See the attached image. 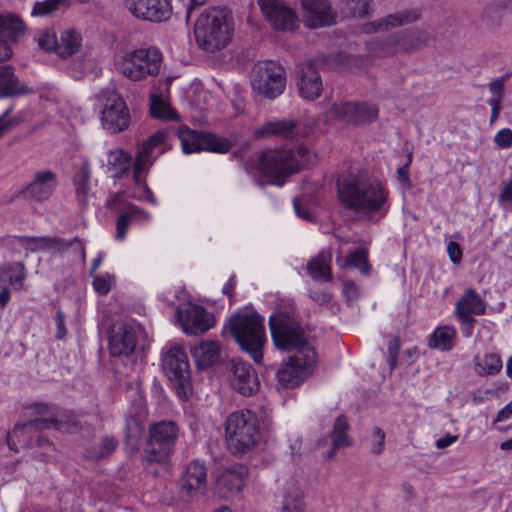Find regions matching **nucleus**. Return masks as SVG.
<instances>
[{"label":"nucleus","instance_id":"f257e3e1","mask_svg":"<svg viewBox=\"0 0 512 512\" xmlns=\"http://www.w3.org/2000/svg\"><path fill=\"white\" fill-rule=\"evenodd\" d=\"M342 204L360 218L379 221L390 209L389 190L379 179L363 174H349L338 180Z\"/></svg>","mask_w":512,"mask_h":512},{"label":"nucleus","instance_id":"f03ea898","mask_svg":"<svg viewBox=\"0 0 512 512\" xmlns=\"http://www.w3.org/2000/svg\"><path fill=\"white\" fill-rule=\"evenodd\" d=\"M314 158L315 154L305 146H299L296 152L289 149L267 150L259 154L256 166L268 184L282 186L286 177L312 163Z\"/></svg>","mask_w":512,"mask_h":512},{"label":"nucleus","instance_id":"7ed1b4c3","mask_svg":"<svg viewBox=\"0 0 512 512\" xmlns=\"http://www.w3.org/2000/svg\"><path fill=\"white\" fill-rule=\"evenodd\" d=\"M272 341L279 350L306 354L315 350L294 308L279 309L269 316Z\"/></svg>","mask_w":512,"mask_h":512},{"label":"nucleus","instance_id":"20e7f679","mask_svg":"<svg viewBox=\"0 0 512 512\" xmlns=\"http://www.w3.org/2000/svg\"><path fill=\"white\" fill-rule=\"evenodd\" d=\"M198 46L207 52L225 48L232 39L233 27L225 10L209 9L197 18L194 26Z\"/></svg>","mask_w":512,"mask_h":512},{"label":"nucleus","instance_id":"39448f33","mask_svg":"<svg viewBox=\"0 0 512 512\" xmlns=\"http://www.w3.org/2000/svg\"><path fill=\"white\" fill-rule=\"evenodd\" d=\"M228 328L241 349L260 363L266 342L264 318L254 311L237 312L229 319Z\"/></svg>","mask_w":512,"mask_h":512},{"label":"nucleus","instance_id":"423d86ee","mask_svg":"<svg viewBox=\"0 0 512 512\" xmlns=\"http://www.w3.org/2000/svg\"><path fill=\"white\" fill-rule=\"evenodd\" d=\"M225 436L229 450L233 454H244L258 442L259 425L250 410L231 413L225 422Z\"/></svg>","mask_w":512,"mask_h":512},{"label":"nucleus","instance_id":"0eeeda50","mask_svg":"<svg viewBox=\"0 0 512 512\" xmlns=\"http://www.w3.org/2000/svg\"><path fill=\"white\" fill-rule=\"evenodd\" d=\"M162 53L156 47L138 48L127 51L122 56L121 73L132 81H140L160 72Z\"/></svg>","mask_w":512,"mask_h":512},{"label":"nucleus","instance_id":"6e6552de","mask_svg":"<svg viewBox=\"0 0 512 512\" xmlns=\"http://www.w3.org/2000/svg\"><path fill=\"white\" fill-rule=\"evenodd\" d=\"M429 38V33L425 30L409 29L393 33L385 39L373 38L366 46L369 53L382 57L425 46Z\"/></svg>","mask_w":512,"mask_h":512},{"label":"nucleus","instance_id":"1a4fd4ad","mask_svg":"<svg viewBox=\"0 0 512 512\" xmlns=\"http://www.w3.org/2000/svg\"><path fill=\"white\" fill-rule=\"evenodd\" d=\"M100 121L104 130L110 134L125 131L131 124L130 110L115 90H102L97 96Z\"/></svg>","mask_w":512,"mask_h":512},{"label":"nucleus","instance_id":"9d476101","mask_svg":"<svg viewBox=\"0 0 512 512\" xmlns=\"http://www.w3.org/2000/svg\"><path fill=\"white\" fill-rule=\"evenodd\" d=\"M166 133L157 131L152 134L138 149L133 164V179L139 188H143L145 200L156 205V199L146 184V174L154 160L164 152Z\"/></svg>","mask_w":512,"mask_h":512},{"label":"nucleus","instance_id":"9b49d317","mask_svg":"<svg viewBox=\"0 0 512 512\" xmlns=\"http://www.w3.org/2000/svg\"><path fill=\"white\" fill-rule=\"evenodd\" d=\"M178 436L179 427L174 421L163 420L151 425L144 448L146 459L157 463L166 461L174 449Z\"/></svg>","mask_w":512,"mask_h":512},{"label":"nucleus","instance_id":"f8f14e48","mask_svg":"<svg viewBox=\"0 0 512 512\" xmlns=\"http://www.w3.org/2000/svg\"><path fill=\"white\" fill-rule=\"evenodd\" d=\"M250 83L252 89L259 95L274 99L285 90V70L273 61L258 62L251 70Z\"/></svg>","mask_w":512,"mask_h":512},{"label":"nucleus","instance_id":"ddd939ff","mask_svg":"<svg viewBox=\"0 0 512 512\" xmlns=\"http://www.w3.org/2000/svg\"><path fill=\"white\" fill-rule=\"evenodd\" d=\"M317 359L316 350L306 349V354L294 353L277 371L278 386L292 389L301 385L312 374Z\"/></svg>","mask_w":512,"mask_h":512},{"label":"nucleus","instance_id":"4468645a","mask_svg":"<svg viewBox=\"0 0 512 512\" xmlns=\"http://www.w3.org/2000/svg\"><path fill=\"white\" fill-rule=\"evenodd\" d=\"M178 137L185 154L199 151L224 154L231 148L230 141L225 138L218 137L211 133L197 132L186 126H182L178 129Z\"/></svg>","mask_w":512,"mask_h":512},{"label":"nucleus","instance_id":"2eb2a0df","mask_svg":"<svg viewBox=\"0 0 512 512\" xmlns=\"http://www.w3.org/2000/svg\"><path fill=\"white\" fill-rule=\"evenodd\" d=\"M53 427L59 431L72 432V428L58 418H34L24 423H18L8 434L7 442L11 450H18V445L32 446V435Z\"/></svg>","mask_w":512,"mask_h":512},{"label":"nucleus","instance_id":"dca6fc26","mask_svg":"<svg viewBox=\"0 0 512 512\" xmlns=\"http://www.w3.org/2000/svg\"><path fill=\"white\" fill-rule=\"evenodd\" d=\"M127 397L131 407L126 416V436L129 441L137 442L143 435L146 403L141 382L137 379L127 385Z\"/></svg>","mask_w":512,"mask_h":512},{"label":"nucleus","instance_id":"f3484780","mask_svg":"<svg viewBox=\"0 0 512 512\" xmlns=\"http://www.w3.org/2000/svg\"><path fill=\"white\" fill-rule=\"evenodd\" d=\"M162 366L168 378L178 386V394L185 393L190 385L191 370L188 357L183 348L171 346L167 349Z\"/></svg>","mask_w":512,"mask_h":512},{"label":"nucleus","instance_id":"a211bd4d","mask_svg":"<svg viewBox=\"0 0 512 512\" xmlns=\"http://www.w3.org/2000/svg\"><path fill=\"white\" fill-rule=\"evenodd\" d=\"M176 318L187 335H199L215 324L214 318L209 315L203 306L188 302L185 307L180 305L175 310Z\"/></svg>","mask_w":512,"mask_h":512},{"label":"nucleus","instance_id":"6ab92c4d","mask_svg":"<svg viewBox=\"0 0 512 512\" xmlns=\"http://www.w3.org/2000/svg\"><path fill=\"white\" fill-rule=\"evenodd\" d=\"M126 9L136 18L163 22L172 16L171 0H124Z\"/></svg>","mask_w":512,"mask_h":512},{"label":"nucleus","instance_id":"aec40b11","mask_svg":"<svg viewBox=\"0 0 512 512\" xmlns=\"http://www.w3.org/2000/svg\"><path fill=\"white\" fill-rule=\"evenodd\" d=\"M258 5L266 20L274 29L293 30L298 18L295 12L281 0H258Z\"/></svg>","mask_w":512,"mask_h":512},{"label":"nucleus","instance_id":"412c9836","mask_svg":"<svg viewBox=\"0 0 512 512\" xmlns=\"http://www.w3.org/2000/svg\"><path fill=\"white\" fill-rule=\"evenodd\" d=\"M313 125L297 123L294 120L280 119L268 121L255 131L257 137L275 136L297 140L312 133Z\"/></svg>","mask_w":512,"mask_h":512},{"label":"nucleus","instance_id":"4be33fe9","mask_svg":"<svg viewBox=\"0 0 512 512\" xmlns=\"http://www.w3.org/2000/svg\"><path fill=\"white\" fill-rule=\"evenodd\" d=\"M248 468L243 464H234L220 471L216 479V491L223 498L239 494L245 486Z\"/></svg>","mask_w":512,"mask_h":512},{"label":"nucleus","instance_id":"5701e85b","mask_svg":"<svg viewBox=\"0 0 512 512\" xmlns=\"http://www.w3.org/2000/svg\"><path fill=\"white\" fill-rule=\"evenodd\" d=\"M297 87L302 98L312 101L318 98L323 90L321 77L310 61L298 65Z\"/></svg>","mask_w":512,"mask_h":512},{"label":"nucleus","instance_id":"b1692460","mask_svg":"<svg viewBox=\"0 0 512 512\" xmlns=\"http://www.w3.org/2000/svg\"><path fill=\"white\" fill-rule=\"evenodd\" d=\"M233 388L243 396H251L260 388V380L253 366L247 362L235 361L232 366Z\"/></svg>","mask_w":512,"mask_h":512},{"label":"nucleus","instance_id":"393cba45","mask_svg":"<svg viewBox=\"0 0 512 512\" xmlns=\"http://www.w3.org/2000/svg\"><path fill=\"white\" fill-rule=\"evenodd\" d=\"M303 17L310 28L329 26L334 23L335 13L327 0H302Z\"/></svg>","mask_w":512,"mask_h":512},{"label":"nucleus","instance_id":"a878e982","mask_svg":"<svg viewBox=\"0 0 512 512\" xmlns=\"http://www.w3.org/2000/svg\"><path fill=\"white\" fill-rule=\"evenodd\" d=\"M420 13L417 9L399 11L383 18L365 23L362 31L366 34L385 32L417 21Z\"/></svg>","mask_w":512,"mask_h":512},{"label":"nucleus","instance_id":"bb28decb","mask_svg":"<svg viewBox=\"0 0 512 512\" xmlns=\"http://www.w3.org/2000/svg\"><path fill=\"white\" fill-rule=\"evenodd\" d=\"M486 303L473 288H468L455 305V315L459 322L475 323L473 315H484Z\"/></svg>","mask_w":512,"mask_h":512},{"label":"nucleus","instance_id":"cd10ccee","mask_svg":"<svg viewBox=\"0 0 512 512\" xmlns=\"http://www.w3.org/2000/svg\"><path fill=\"white\" fill-rule=\"evenodd\" d=\"M136 347V334L132 326L119 325L112 330L109 351L112 356H129Z\"/></svg>","mask_w":512,"mask_h":512},{"label":"nucleus","instance_id":"c85d7f7f","mask_svg":"<svg viewBox=\"0 0 512 512\" xmlns=\"http://www.w3.org/2000/svg\"><path fill=\"white\" fill-rule=\"evenodd\" d=\"M57 186V176L50 170H41L34 174L33 180L25 188V194L36 200L48 199Z\"/></svg>","mask_w":512,"mask_h":512},{"label":"nucleus","instance_id":"c756f323","mask_svg":"<svg viewBox=\"0 0 512 512\" xmlns=\"http://www.w3.org/2000/svg\"><path fill=\"white\" fill-rule=\"evenodd\" d=\"M20 242L26 249L31 251L51 250L57 253L64 252L73 243H78L81 257L83 260L85 259V249L77 238L67 242L57 237H22L20 238Z\"/></svg>","mask_w":512,"mask_h":512},{"label":"nucleus","instance_id":"7c9ffc66","mask_svg":"<svg viewBox=\"0 0 512 512\" xmlns=\"http://www.w3.org/2000/svg\"><path fill=\"white\" fill-rule=\"evenodd\" d=\"M303 490L295 479L287 480L281 488L280 512H305Z\"/></svg>","mask_w":512,"mask_h":512},{"label":"nucleus","instance_id":"2f4dec72","mask_svg":"<svg viewBox=\"0 0 512 512\" xmlns=\"http://www.w3.org/2000/svg\"><path fill=\"white\" fill-rule=\"evenodd\" d=\"M206 467L204 461L194 460L191 461L181 478V488L188 494L193 491H199L206 487Z\"/></svg>","mask_w":512,"mask_h":512},{"label":"nucleus","instance_id":"473e14b6","mask_svg":"<svg viewBox=\"0 0 512 512\" xmlns=\"http://www.w3.org/2000/svg\"><path fill=\"white\" fill-rule=\"evenodd\" d=\"M32 88L19 82L11 66H0V98L28 95Z\"/></svg>","mask_w":512,"mask_h":512},{"label":"nucleus","instance_id":"72a5a7b5","mask_svg":"<svg viewBox=\"0 0 512 512\" xmlns=\"http://www.w3.org/2000/svg\"><path fill=\"white\" fill-rule=\"evenodd\" d=\"M26 277L23 263H7L0 266V287H12L15 290L21 289Z\"/></svg>","mask_w":512,"mask_h":512},{"label":"nucleus","instance_id":"f704fd0d","mask_svg":"<svg viewBox=\"0 0 512 512\" xmlns=\"http://www.w3.org/2000/svg\"><path fill=\"white\" fill-rule=\"evenodd\" d=\"M474 372L478 376H493L498 374L503 367L501 356L495 352L476 355L473 359Z\"/></svg>","mask_w":512,"mask_h":512},{"label":"nucleus","instance_id":"c9c22d12","mask_svg":"<svg viewBox=\"0 0 512 512\" xmlns=\"http://www.w3.org/2000/svg\"><path fill=\"white\" fill-rule=\"evenodd\" d=\"M456 336L457 331L453 326H439L429 336L428 346L442 352L450 351L455 345Z\"/></svg>","mask_w":512,"mask_h":512},{"label":"nucleus","instance_id":"e433bc0d","mask_svg":"<svg viewBox=\"0 0 512 512\" xmlns=\"http://www.w3.org/2000/svg\"><path fill=\"white\" fill-rule=\"evenodd\" d=\"M131 166V156L123 149H114L107 155V171L116 179L127 175Z\"/></svg>","mask_w":512,"mask_h":512},{"label":"nucleus","instance_id":"4c0bfd02","mask_svg":"<svg viewBox=\"0 0 512 512\" xmlns=\"http://www.w3.org/2000/svg\"><path fill=\"white\" fill-rule=\"evenodd\" d=\"M191 353L201 368L213 365L220 357L219 346L214 341H202L192 349Z\"/></svg>","mask_w":512,"mask_h":512},{"label":"nucleus","instance_id":"58836bf2","mask_svg":"<svg viewBox=\"0 0 512 512\" xmlns=\"http://www.w3.org/2000/svg\"><path fill=\"white\" fill-rule=\"evenodd\" d=\"M332 255L330 251H321L315 258H313L307 265V269L312 278L316 280L330 281Z\"/></svg>","mask_w":512,"mask_h":512},{"label":"nucleus","instance_id":"ea45409f","mask_svg":"<svg viewBox=\"0 0 512 512\" xmlns=\"http://www.w3.org/2000/svg\"><path fill=\"white\" fill-rule=\"evenodd\" d=\"M81 40L77 31L73 29L64 30L58 37L55 53L61 58H68L79 49Z\"/></svg>","mask_w":512,"mask_h":512},{"label":"nucleus","instance_id":"a19ab883","mask_svg":"<svg viewBox=\"0 0 512 512\" xmlns=\"http://www.w3.org/2000/svg\"><path fill=\"white\" fill-rule=\"evenodd\" d=\"M25 25L23 21L14 14H0V33L12 41H17L24 35Z\"/></svg>","mask_w":512,"mask_h":512},{"label":"nucleus","instance_id":"79ce46f5","mask_svg":"<svg viewBox=\"0 0 512 512\" xmlns=\"http://www.w3.org/2000/svg\"><path fill=\"white\" fill-rule=\"evenodd\" d=\"M371 2L372 0H341L339 9L344 16L361 19L372 13Z\"/></svg>","mask_w":512,"mask_h":512},{"label":"nucleus","instance_id":"37998d69","mask_svg":"<svg viewBox=\"0 0 512 512\" xmlns=\"http://www.w3.org/2000/svg\"><path fill=\"white\" fill-rule=\"evenodd\" d=\"M348 430V422L343 415H340L336 418L333 430L331 433L332 436V446L333 449L328 452V457L331 458L334 455V451L336 449L347 447L351 444V441L347 435Z\"/></svg>","mask_w":512,"mask_h":512},{"label":"nucleus","instance_id":"c03bdc74","mask_svg":"<svg viewBox=\"0 0 512 512\" xmlns=\"http://www.w3.org/2000/svg\"><path fill=\"white\" fill-rule=\"evenodd\" d=\"M119 442L114 436H105L99 443L87 449L85 457L90 460H99L115 451Z\"/></svg>","mask_w":512,"mask_h":512},{"label":"nucleus","instance_id":"a18cd8bd","mask_svg":"<svg viewBox=\"0 0 512 512\" xmlns=\"http://www.w3.org/2000/svg\"><path fill=\"white\" fill-rule=\"evenodd\" d=\"M89 182L90 171L88 166L83 164L74 176V184L76 186L78 199L84 205L86 204L90 192Z\"/></svg>","mask_w":512,"mask_h":512},{"label":"nucleus","instance_id":"49530a36","mask_svg":"<svg viewBox=\"0 0 512 512\" xmlns=\"http://www.w3.org/2000/svg\"><path fill=\"white\" fill-rule=\"evenodd\" d=\"M150 112L153 117L164 120H175L178 118L177 113L169 106L167 102L152 94L150 96Z\"/></svg>","mask_w":512,"mask_h":512},{"label":"nucleus","instance_id":"de8ad7c7","mask_svg":"<svg viewBox=\"0 0 512 512\" xmlns=\"http://www.w3.org/2000/svg\"><path fill=\"white\" fill-rule=\"evenodd\" d=\"M91 277L92 286L98 295L105 296L115 287L116 277L113 273H99Z\"/></svg>","mask_w":512,"mask_h":512},{"label":"nucleus","instance_id":"09e8293b","mask_svg":"<svg viewBox=\"0 0 512 512\" xmlns=\"http://www.w3.org/2000/svg\"><path fill=\"white\" fill-rule=\"evenodd\" d=\"M355 111H357V103L355 102L334 103L330 109L331 115L349 123H354Z\"/></svg>","mask_w":512,"mask_h":512},{"label":"nucleus","instance_id":"8fccbe9b","mask_svg":"<svg viewBox=\"0 0 512 512\" xmlns=\"http://www.w3.org/2000/svg\"><path fill=\"white\" fill-rule=\"evenodd\" d=\"M343 267H354L359 269L363 274L369 272L370 266L367 260V251L364 248H358L351 253L342 264Z\"/></svg>","mask_w":512,"mask_h":512},{"label":"nucleus","instance_id":"3c124183","mask_svg":"<svg viewBox=\"0 0 512 512\" xmlns=\"http://www.w3.org/2000/svg\"><path fill=\"white\" fill-rule=\"evenodd\" d=\"M355 124L372 122L378 115V108L374 104L357 103V111H355Z\"/></svg>","mask_w":512,"mask_h":512},{"label":"nucleus","instance_id":"603ef678","mask_svg":"<svg viewBox=\"0 0 512 512\" xmlns=\"http://www.w3.org/2000/svg\"><path fill=\"white\" fill-rule=\"evenodd\" d=\"M64 3L65 0L38 1L34 4L31 15L40 17L49 16L53 12L57 11Z\"/></svg>","mask_w":512,"mask_h":512},{"label":"nucleus","instance_id":"864d4df0","mask_svg":"<svg viewBox=\"0 0 512 512\" xmlns=\"http://www.w3.org/2000/svg\"><path fill=\"white\" fill-rule=\"evenodd\" d=\"M37 42L42 49L55 52L58 36L53 31L45 30L39 33Z\"/></svg>","mask_w":512,"mask_h":512},{"label":"nucleus","instance_id":"5fc2aeb1","mask_svg":"<svg viewBox=\"0 0 512 512\" xmlns=\"http://www.w3.org/2000/svg\"><path fill=\"white\" fill-rule=\"evenodd\" d=\"M385 444V432L379 428L375 427L372 431L370 437V451L374 455H379L384 450Z\"/></svg>","mask_w":512,"mask_h":512},{"label":"nucleus","instance_id":"6e6d98bb","mask_svg":"<svg viewBox=\"0 0 512 512\" xmlns=\"http://www.w3.org/2000/svg\"><path fill=\"white\" fill-rule=\"evenodd\" d=\"M132 221V217L128 210L119 215L116 223V239L124 240L129 229L130 222Z\"/></svg>","mask_w":512,"mask_h":512},{"label":"nucleus","instance_id":"4d7b16f0","mask_svg":"<svg viewBox=\"0 0 512 512\" xmlns=\"http://www.w3.org/2000/svg\"><path fill=\"white\" fill-rule=\"evenodd\" d=\"M12 108L9 107L0 115V138L11 128L17 126L20 122L18 118H8Z\"/></svg>","mask_w":512,"mask_h":512},{"label":"nucleus","instance_id":"13d9d810","mask_svg":"<svg viewBox=\"0 0 512 512\" xmlns=\"http://www.w3.org/2000/svg\"><path fill=\"white\" fill-rule=\"evenodd\" d=\"M494 141L500 148H510L512 146V130L509 128L499 130L494 137Z\"/></svg>","mask_w":512,"mask_h":512},{"label":"nucleus","instance_id":"bf43d9fd","mask_svg":"<svg viewBox=\"0 0 512 512\" xmlns=\"http://www.w3.org/2000/svg\"><path fill=\"white\" fill-rule=\"evenodd\" d=\"M128 212L132 220H137L141 223H148L151 220V214L136 205L129 206Z\"/></svg>","mask_w":512,"mask_h":512},{"label":"nucleus","instance_id":"052dcab7","mask_svg":"<svg viewBox=\"0 0 512 512\" xmlns=\"http://www.w3.org/2000/svg\"><path fill=\"white\" fill-rule=\"evenodd\" d=\"M508 78L509 75H505L489 83L488 88L493 96H501L504 98V85Z\"/></svg>","mask_w":512,"mask_h":512},{"label":"nucleus","instance_id":"680f3d73","mask_svg":"<svg viewBox=\"0 0 512 512\" xmlns=\"http://www.w3.org/2000/svg\"><path fill=\"white\" fill-rule=\"evenodd\" d=\"M447 252L453 263H459L462 258V250L457 242L450 241L447 245Z\"/></svg>","mask_w":512,"mask_h":512},{"label":"nucleus","instance_id":"e2e57ef3","mask_svg":"<svg viewBox=\"0 0 512 512\" xmlns=\"http://www.w3.org/2000/svg\"><path fill=\"white\" fill-rule=\"evenodd\" d=\"M56 328H57V333H56L57 339H59V340L64 339L67 334V328L65 325V315L61 310H58L57 314H56Z\"/></svg>","mask_w":512,"mask_h":512},{"label":"nucleus","instance_id":"0e129e2a","mask_svg":"<svg viewBox=\"0 0 512 512\" xmlns=\"http://www.w3.org/2000/svg\"><path fill=\"white\" fill-rule=\"evenodd\" d=\"M343 294L347 301H354L359 297V288L353 282H345L343 287Z\"/></svg>","mask_w":512,"mask_h":512},{"label":"nucleus","instance_id":"69168bd1","mask_svg":"<svg viewBox=\"0 0 512 512\" xmlns=\"http://www.w3.org/2000/svg\"><path fill=\"white\" fill-rule=\"evenodd\" d=\"M512 417V400L504 406L498 413L495 418L496 422H502Z\"/></svg>","mask_w":512,"mask_h":512},{"label":"nucleus","instance_id":"338daca9","mask_svg":"<svg viewBox=\"0 0 512 512\" xmlns=\"http://www.w3.org/2000/svg\"><path fill=\"white\" fill-rule=\"evenodd\" d=\"M397 177L399 182L403 183L404 185L408 186L410 184L409 181V164H406L402 167H399L397 169Z\"/></svg>","mask_w":512,"mask_h":512},{"label":"nucleus","instance_id":"774afa93","mask_svg":"<svg viewBox=\"0 0 512 512\" xmlns=\"http://www.w3.org/2000/svg\"><path fill=\"white\" fill-rule=\"evenodd\" d=\"M456 440H457V436L446 435V436L438 439L436 441L435 445L438 449H443V448H446V447L452 445L454 442H456Z\"/></svg>","mask_w":512,"mask_h":512}]
</instances>
